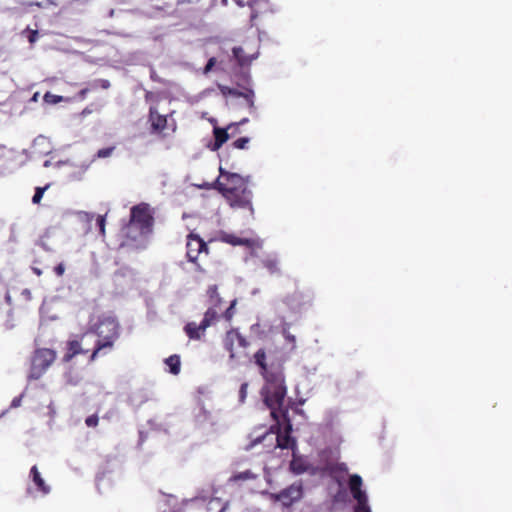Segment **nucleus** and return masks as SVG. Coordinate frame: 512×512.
Listing matches in <instances>:
<instances>
[{"mask_svg": "<svg viewBox=\"0 0 512 512\" xmlns=\"http://www.w3.org/2000/svg\"><path fill=\"white\" fill-rule=\"evenodd\" d=\"M236 304L237 300H232L229 307L222 313V316L226 321L230 322L234 317Z\"/></svg>", "mask_w": 512, "mask_h": 512, "instance_id": "c85d7f7f", "label": "nucleus"}, {"mask_svg": "<svg viewBox=\"0 0 512 512\" xmlns=\"http://www.w3.org/2000/svg\"><path fill=\"white\" fill-rule=\"evenodd\" d=\"M215 64H216V58H214V57L210 58L204 67V73L205 74L209 73L213 69Z\"/></svg>", "mask_w": 512, "mask_h": 512, "instance_id": "f704fd0d", "label": "nucleus"}, {"mask_svg": "<svg viewBox=\"0 0 512 512\" xmlns=\"http://www.w3.org/2000/svg\"><path fill=\"white\" fill-rule=\"evenodd\" d=\"M238 124H230L227 128L214 127L213 135H214V143L210 147L212 151L219 150L222 145L229 139V130L237 129Z\"/></svg>", "mask_w": 512, "mask_h": 512, "instance_id": "ddd939ff", "label": "nucleus"}, {"mask_svg": "<svg viewBox=\"0 0 512 512\" xmlns=\"http://www.w3.org/2000/svg\"><path fill=\"white\" fill-rule=\"evenodd\" d=\"M263 266L269 271L270 274H279V264L275 258H267L263 260Z\"/></svg>", "mask_w": 512, "mask_h": 512, "instance_id": "bb28decb", "label": "nucleus"}, {"mask_svg": "<svg viewBox=\"0 0 512 512\" xmlns=\"http://www.w3.org/2000/svg\"><path fill=\"white\" fill-rule=\"evenodd\" d=\"M57 353L53 349L38 348L33 352L31 357V367L29 371V379H40L48 368L56 360Z\"/></svg>", "mask_w": 512, "mask_h": 512, "instance_id": "39448f33", "label": "nucleus"}, {"mask_svg": "<svg viewBox=\"0 0 512 512\" xmlns=\"http://www.w3.org/2000/svg\"><path fill=\"white\" fill-rule=\"evenodd\" d=\"M247 389H248V383L244 382L241 384L239 389V401L241 403H244L246 397H247Z\"/></svg>", "mask_w": 512, "mask_h": 512, "instance_id": "473e14b6", "label": "nucleus"}, {"mask_svg": "<svg viewBox=\"0 0 512 512\" xmlns=\"http://www.w3.org/2000/svg\"><path fill=\"white\" fill-rule=\"evenodd\" d=\"M45 190H46V187H37V188L35 189V193H34L33 198H32V202H33L34 204H38V203H40V201H41V199H42V197H43V194H44Z\"/></svg>", "mask_w": 512, "mask_h": 512, "instance_id": "2f4dec72", "label": "nucleus"}, {"mask_svg": "<svg viewBox=\"0 0 512 512\" xmlns=\"http://www.w3.org/2000/svg\"><path fill=\"white\" fill-rule=\"evenodd\" d=\"M30 474L32 476V481L37 488V491H39L43 495H47L50 492V487H49V485L46 484L45 480L42 478L36 465L32 466V468L30 470Z\"/></svg>", "mask_w": 512, "mask_h": 512, "instance_id": "f3484780", "label": "nucleus"}, {"mask_svg": "<svg viewBox=\"0 0 512 512\" xmlns=\"http://www.w3.org/2000/svg\"><path fill=\"white\" fill-rule=\"evenodd\" d=\"M87 350H84L81 346V342L79 340H69L66 343V350L62 357L63 363H69L72 359L79 355L85 354Z\"/></svg>", "mask_w": 512, "mask_h": 512, "instance_id": "2eb2a0df", "label": "nucleus"}, {"mask_svg": "<svg viewBox=\"0 0 512 512\" xmlns=\"http://www.w3.org/2000/svg\"><path fill=\"white\" fill-rule=\"evenodd\" d=\"M64 379H65L66 384H68L70 386H77L82 381V376L74 369H69L64 374Z\"/></svg>", "mask_w": 512, "mask_h": 512, "instance_id": "b1692460", "label": "nucleus"}, {"mask_svg": "<svg viewBox=\"0 0 512 512\" xmlns=\"http://www.w3.org/2000/svg\"><path fill=\"white\" fill-rule=\"evenodd\" d=\"M207 294L209 296L210 304L222 303V298L220 297V295L218 293V288L216 285L209 286L207 289Z\"/></svg>", "mask_w": 512, "mask_h": 512, "instance_id": "cd10ccee", "label": "nucleus"}, {"mask_svg": "<svg viewBox=\"0 0 512 512\" xmlns=\"http://www.w3.org/2000/svg\"><path fill=\"white\" fill-rule=\"evenodd\" d=\"M246 122H248V119H247V118L242 119L238 124H244V123H246Z\"/></svg>", "mask_w": 512, "mask_h": 512, "instance_id": "a18cd8bd", "label": "nucleus"}, {"mask_svg": "<svg viewBox=\"0 0 512 512\" xmlns=\"http://www.w3.org/2000/svg\"><path fill=\"white\" fill-rule=\"evenodd\" d=\"M88 332L96 335L98 338L89 358V361L93 362L105 354V349L112 350L114 348L121 334V326L116 316L102 314L97 318L96 322L90 324Z\"/></svg>", "mask_w": 512, "mask_h": 512, "instance_id": "7ed1b4c3", "label": "nucleus"}, {"mask_svg": "<svg viewBox=\"0 0 512 512\" xmlns=\"http://www.w3.org/2000/svg\"><path fill=\"white\" fill-rule=\"evenodd\" d=\"M98 420V416L93 414L86 418L85 423L88 427H96L98 425Z\"/></svg>", "mask_w": 512, "mask_h": 512, "instance_id": "72a5a7b5", "label": "nucleus"}, {"mask_svg": "<svg viewBox=\"0 0 512 512\" xmlns=\"http://www.w3.org/2000/svg\"><path fill=\"white\" fill-rule=\"evenodd\" d=\"M221 241L231 244L233 246H247L251 247L253 241L251 239L239 238L233 234L223 233L220 237Z\"/></svg>", "mask_w": 512, "mask_h": 512, "instance_id": "aec40b11", "label": "nucleus"}, {"mask_svg": "<svg viewBox=\"0 0 512 512\" xmlns=\"http://www.w3.org/2000/svg\"><path fill=\"white\" fill-rule=\"evenodd\" d=\"M33 271L35 274H37L38 276H40L42 274V271L38 268H33Z\"/></svg>", "mask_w": 512, "mask_h": 512, "instance_id": "79ce46f5", "label": "nucleus"}, {"mask_svg": "<svg viewBox=\"0 0 512 512\" xmlns=\"http://www.w3.org/2000/svg\"><path fill=\"white\" fill-rule=\"evenodd\" d=\"M165 364L169 367V372L173 375H178L181 370L180 357L176 354L169 356L165 359Z\"/></svg>", "mask_w": 512, "mask_h": 512, "instance_id": "4be33fe9", "label": "nucleus"}, {"mask_svg": "<svg viewBox=\"0 0 512 512\" xmlns=\"http://www.w3.org/2000/svg\"><path fill=\"white\" fill-rule=\"evenodd\" d=\"M20 400L14 399L12 402V406H17Z\"/></svg>", "mask_w": 512, "mask_h": 512, "instance_id": "c03bdc74", "label": "nucleus"}, {"mask_svg": "<svg viewBox=\"0 0 512 512\" xmlns=\"http://www.w3.org/2000/svg\"><path fill=\"white\" fill-rule=\"evenodd\" d=\"M49 97H54V96H53V95H51L50 93H46V94H45V96H44V99H45L46 101H48V98H49Z\"/></svg>", "mask_w": 512, "mask_h": 512, "instance_id": "37998d69", "label": "nucleus"}, {"mask_svg": "<svg viewBox=\"0 0 512 512\" xmlns=\"http://www.w3.org/2000/svg\"><path fill=\"white\" fill-rule=\"evenodd\" d=\"M54 272L57 276L61 277L63 276L64 272H65V267H64V264L63 263H59L55 268H54Z\"/></svg>", "mask_w": 512, "mask_h": 512, "instance_id": "4c0bfd02", "label": "nucleus"}, {"mask_svg": "<svg viewBox=\"0 0 512 512\" xmlns=\"http://www.w3.org/2000/svg\"><path fill=\"white\" fill-rule=\"evenodd\" d=\"M114 150H115L114 146L99 149L97 151L96 157L97 158H107V157H110L112 155V153L114 152Z\"/></svg>", "mask_w": 512, "mask_h": 512, "instance_id": "7c9ffc66", "label": "nucleus"}, {"mask_svg": "<svg viewBox=\"0 0 512 512\" xmlns=\"http://www.w3.org/2000/svg\"><path fill=\"white\" fill-rule=\"evenodd\" d=\"M154 216L149 204L140 203L130 210V220L123 228L127 239L137 241L149 236L153 231Z\"/></svg>", "mask_w": 512, "mask_h": 512, "instance_id": "20e7f679", "label": "nucleus"}, {"mask_svg": "<svg viewBox=\"0 0 512 512\" xmlns=\"http://www.w3.org/2000/svg\"><path fill=\"white\" fill-rule=\"evenodd\" d=\"M312 300L313 296L311 293H306L298 289L293 293L286 295L283 299L284 303L291 309H296L306 304H311Z\"/></svg>", "mask_w": 512, "mask_h": 512, "instance_id": "9d476101", "label": "nucleus"}, {"mask_svg": "<svg viewBox=\"0 0 512 512\" xmlns=\"http://www.w3.org/2000/svg\"><path fill=\"white\" fill-rule=\"evenodd\" d=\"M89 91H90V90H89V88H83V89H81V90L78 92V94H77V98H78L79 100H84V99L86 98V96H87V94H88V92H89Z\"/></svg>", "mask_w": 512, "mask_h": 512, "instance_id": "58836bf2", "label": "nucleus"}, {"mask_svg": "<svg viewBox=\"0 0 512 512\" xmlns=\"http://www.w3.org/2000/svg\"><path fill=\"white\" fill-rule=\"evenodd\" d=\"M255 363L260 367L261 374L265 379V385L261 389V396L265 405L270 409L271 415L276 417V408H279L285 401L287 387L281 367L268 368L266 364V352L259 349L254 354Z\"/></svg>", "mask_w": 512, "mask_h": 512, "instance_id": "f257e3e1", "label": "nucleus"}, {"mask_svg": "<svg viewBox=\"0 0 512 512\" xmlns=\"http://www.w3.org/2000/svg\"><path fill=\"white\" fill-rule=\"evenodd\" d=\"M228 507V503L221 498H211L207 503V512H224Z\"/></svg>", "mask_w": 512, "mask_h": 512, "instance_id": "412c9836", "label": "nucleus"}, {"mask_svg": "<svg viewBox=\"0 0 512 512\" xmlns=\"http://www.w3.org/2000/svg\"><path fill=\"white\" fill-rule=\"evenodd\" d=\"M354 512H371V510L368 503H365L363 505H356Z\"/></svg>", "mask_w": 512, "mask_h": 512, "instance_id": "e433bc0d", "label": "nucleus"}, {"mask_svg": "<svg viewBox=\"0 0 512 512\" xmlns=\"http://www.w3.org/2000/svg\"><path fill=\"white\" fill-rule=\"evenodd\" d=\"M303 497V485L301 481L294 482L287 488L274 494L273 498L279 501L284 507H290Z\"/></svg>", "mask_w": 512, "mask_h": 512, "instance_id": "6e6552de", "label": "nucleus"}, {"mask_svg": "<svg viewBox=\"0 0 512 512\" xmlns=\"http://www.w3.org/2000/svg\"><path fill=\"white\" fill-rule=\"evenodd\" d=\"M97 83L102 89H108L110 87V82L106 79H100Z\"/></svg>", "mask_w": 512, "mask_h": 512, "instance_id": "a19ab883", "label": "nucleus"}, {"mask_svg": "<svg viewBox=\"0 0 512 512\" xmlns=\"http://www.w3.org/2000/svg\"><path fill=\"white\" fill-rule=\"evenodd\" d=\"M149 122L153 132L160 133L167 127V116L161 115L156 107L149 109Z\"/></svg>", "mask_w": 512, "mask_h": 512, "instance_id": "4468645a", "label": "nucleus"}, {"mask_svg": "<svg viewBox=\"0 0 512 512\" xmlns=\"http://www.w3.org/2000/svg\"><path fill=\"white\" fill-rule=\"evenodd\" d=\"M290 324L284 323L282 326V335L285 338L286 342L290 344L291 350L296 348V337L290 333L289 331Z\"/></svg>", "mask_w": 512, "mask_h": 512, "instance_id": "a878e982", "label": "nucleus"}, {"mask_svg": "<svg viewBox=\"0 0 512 512\" xmlns=\"http://www.w3.org/2000/svg\"><path fill=\"white\" fill-rule=\"evenodd\" d=\"M186 257L188 261L196 264L197 270H202L200 265L197 263V259L200 254L209 253L206 242L197 234L189 233L186 241Z\"/></svg>", "mask_w": 512, "mask_h": 512, "instance_id": "0eeeda50", "label": "nucleus"}, {"mask_svg": "<svg viewBox=\"0 0 512 512\" xmlns=\"http://www.w3.org/2000/svg\"><path fill=\"white\" fill-rule=\"evenodd\" d=\"M257 475L254 474L251 470H245L242 472H238L233 474L229 481L233 483L242 482V481H248V480H254L256 479Z\"/></svg>", "mask_w": 512, "mask_h": 512, "instance_id": "5701e85b", "label": "nucleus"}, {"mask_svg": "<svg viewBox=\"0 0 512 512\" xmlns=\"http://www.w3.org/2000/svg\"><path fill=\"white\" fill-rule=\"evenodd\" d=\"M38 38V31L32 30L30 31V35L28 37V40L30 43H34Z\"/></svg>", "mask_w": 512, "mask_h": 512, "instance_id": "ea45409f", "label": "nucleus"}, {"mask_svg": "<svg viewBox=\"0 0 512 512\" xmlns=\"http://www.w3.org/2000/svg\"><path fill=\"white\" fill-rule=\"evenodd\" d=\"M362 483V478L358 474L351 475L349 478V489L353 498L357 501L356 505L368 503L367 495L361 489Z\"/></svg>", "mask_w": 512, "mask_h": 512, "instance_id": "9b49d317", "label": "nucleus"}, {"mask_svg": "<svg viewBox=\"0 0 512 512\" xmlns=\"http://www.w3.org/2000/svg\"><path fill=\"white\" fill-rule=\"evenodd\" d=\"M220 177L216 180V188L233 208L248 209L253 213L252 191L247 187V181L237 173L219 168Z\"/></svg>", "mask_w": 512, "mask_h": 512, "instance_id": "f03ea898", "label": "nucleus"}, {"mask_svg": "<svg viewBox=\"0 0 512 512\" xmlns=\"http://www.w3.org/2000/svg\"><path fill=\"white\" fill-rule=\"evenodd\" d=\"M277 412L276 417H271L275 420L278 426H283V433H279L277 435V446L282 449L294 448L296 446V440L291 437L292 432V423L289 418L288 408L284 406V402L281 404L279 408H276Z\"/></svg>", "mask_w": 512, "mask_h": 512, "instance_id": "423d86ee", "label": "nucleus"}, {"mask_svg": "<svg viewBox=\"0 0 512 512\" xmlns=\"http://www.w3.org/2000/svg\"><path fill=\"white\" fill-rule=\"evenodd\" d=\"M250 142L249 137H241L235 140L232 143V146L236 149H246L248 147V143Z\"/></svg>", "mask_w": 512, "mask_h": 512, "instance_id": "c756f323", "label": "nucleus"}, {"mask_svg": "<svg viewBox=\"0 0 512 512\" xmlns=\"http://www.w3.org/2000/svg\"><path fill=\"white\" fill-rule=\"evenodd\" d=\"M221 304L222 303L210 304V307L204 313V317L202 320L209 327L211 325H213L220 318V311L222 310Z\"/></svg>", "mask_w": 512, "mask_h": 512, "instance_id": "6ab92c4d", "label": "nucleus"}, {"mask_svg": "<svg viewBox=\"0 0 512 512\" xmlns=\"http://www.w3.org/2000/svg\"><path fill=\"white\" fill-rule=\"evenodd\" d=\"M235 343H237L238 347L244 349L249 346V342L239 333L238 329L232 328L226 332L223 339L224 348L229 352L230 359H234L236 357L234 351Z\"/></svg>", "mask_w": 512, "mask_h": 512, "instance_id": "1a4fd4ad", "label": "nucleus"}, {"mask_svg": "<svg viewBox=\"0 0 512 512\" xmlns=\"http://www.w3.org/2000/svg\"><path fill=\"white\" fill-rule=\"evenodd\" d=\"M289 468L292 473L300 475L309 470L310 464L304 458L293 454Z\"/></svg>", "mask_w": 512, "mask_h": 512, "instance_id": "a211bd4d", "label": "nucleus"}, {"mask_svg": "<svg viewBox=\"0 0 512 512\" xmlns=\"http://www.w3.org/2000/svg\"><path fill=\"white\" fill-rule=\"evenodd\" d=\"M225 89H226V91L223 90L224 94H228L231 97H235V98L242 97L245 100L246 106L248 107L250 112L255 111V103H254L255 94L252 89H250V88H244L243 90H239L236 88H225Z\"/></svg>", "mask_w": 512, "mask_h": 512, "instance_id": "f8f14e48", "label": "nucleus"}, {"mask_svg": "<svg viewBox=\"0 0 512 512\" xmlns=\"http://www.w3.org/2000/svg\"><path fill=\"white\" fill-rule=\"evenodd\" d=\"M97 225L99 227L100 233L102 235L105 234V217L104 216H98L97 218Z\"/></svg>", "mask_w": 512, "mask_h": 512, "instance_id": "c9c22d12", "label": "nucleus"}, {"mask_svg": "<svg viewBox=\"0 0 512 512\" xmlns=\"http://www.w3.org/2000/svg\"><path fill=\"white\" fill-rule=\"evenodd\" d=\"M233 56L238 61V64L240 66H244L246 64H249L252 61V58H249L245 55L244 50L242 47H234L232 49Z\"/></svg>", "mask_w": 512, "mask_h": 512, "instance_id": "393cba45", "label": "nucleus"}, {"mask_svg": "<svg viewBox=\"0 0 512 512\" xmlns=\"http://www.w3.org/2000/svg\"><path fill=\"white\" fill-rule=\"evenodd\" d=\"M222 3H223L224 5H226V4H227V0H222Z\"/></svg>", "mask_w": 512, "mask_h": 512, "instance_id": "de8ad7c7", "label": "nucleus"}, {"mask_svg": "<svg viewBox=\"0 0 512 512\" xmlns=\"http://www.w3.org/2000/svg\"><path fill=\"white\" fill-rule=\"evenodd\" d=\"M209 326L205 324L202 320L200 324H196L195 322H188L184 326V331L186 335L192 340H200L206 332V329Z\"/></svg>", "mask_w": 512, "mask_h": 512, "instance_id": "dca6fc26", "label": "nucleus"}, {"mask_svg": "<svg viewBox=\"0 0 512 512\" xmlns=\"http://www.w3.org/2000/svg\"><path fill=\"white\" fill-rule=\"evenodd\" d=\"M256 17H257V15H256L255 13H252V14H251V18H252V19H254V18H256Z\"/></svg>", "mask_w": 512, "mask_h": 512, "instance_id": "49530a36", "label": "nucleus"}]
</instances>
